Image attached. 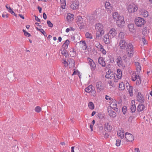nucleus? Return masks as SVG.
I'll return each mask as SVG.
<instances>
[{"label": "nucleus", "mask_w": 152, "mask_h": 152, "mask_svg": "<svg viewBox=\"0 0 152 152\" xmlns=\"http://www.w3.org/2000/svg\"><path fill=\"white\" fill-rule=\"evenodd\" d=\"M125 49L128 57H131L133 56L134 54V47L132 44L128 43Z\"/></svg>", "instance_id": "nucleus-1"}, {"label": "nucleus", "mask_w": 152, "mask_h": 152, "mask_svg": "<svg viewBox=\"0 0 152 152\" xmlns=\"http://www.w3.org/2000/svg\"><path fill=\"white\" fill-rule=\"evenodd\" d=\"M135 24L137 26L141 27L145 23V20L142 18L138 17L135 20Z\"/></svg>", "instance_id": "nucleus-2"}, {"label": "nucleus", "mask_w": 152, "mask_h": 152, "mask_svg": "<svg viewBox=\"0 0 152 152\" xmlns=\"http://www.w3.org/2000/svg\"><path fill=\"white\" fill-rule=\"evenodd\" d=\"M116 23L118 26L119 27L123 26L125 24L124 17L119 16V19L116 20Z\"/></svg>", "instance_id": "nucleus-3"}, {"label": "nucleus", "mask_w": 152, "mask_h": 152, "mask_svg": "<svg viewBox=\"0 0 152 152\" xmlns=\"http://www.w3.org/2000/svg\"><path fill=\"white\" fill-rule=\"evenodd\" d=\"M128 12L132 13L136 11L137 10V7L134 4H129L127 8Z\"/></svg>", "instance_id": "nucleus-4"}, {"label": "nucleus", "mask_w": 152, "mask_h": 152, "mask_svg": "<svg viewBox=\"0 0 152 152\" xmlns=\"http://www.w3.org/2000/svg\"><path fill=\"white\" fill-rule=\"evenodd\" d=\"M125 137L127 141L132 142L134 140V137L131 134L126 132L125 135Z\"/></svg>", "instance_id": "nucleus-5"}, {"label": "nucleus", "mask_w": 152, "mask_h": 152, "mask_svg": "<svg viewBox=\"0 0 152 152\" xmlns=\"http://www.w3.org/2000/svg\"><path fill=\"white\" fill-rule=\"evenodd\" d=\"M111 37L109 35L107 34L104 36L103 40L104 42L106 44L108 45L112 42Z\"/></svg>", "instance_id": "nucleus-6"}, {"label": "nucleus", "mask_w": 152, "mask_h": 152, "mask_svg": "<svg viewBox=\"0 0 152 152\" xmlns=\"http://www.w3.org/2000/svg\"><path fill=\"white\" fill-rule=\"evenodd\" d=\"M128 45L125 40H121L119 43V46L121 49L125 50Z\"/></svg>", "instance_id": "nucleus-7"}, {"label": "nucleus", "mask_w": 152, "mask_h": 152, "mask_svg": "<svg viewBox=\"0 0 152 152\" xmlns=\"http://www.w3.org/2000/svg\"><path fill=\"white\" fill-rule=\"evenodd\" d=\"M137 100L141 103H143L145 101L143 96L141 94V93L138 92L137 96Z\"/></svg>", "instance_id": "nucleus-8"}, {"label": "nucleus", "mask_w": 152, "mask_h": 152, "mask_svg": "<svg viewBox=\"0 0 152 152\" xmlns=\"http://www.w3.org/2000/svg\"><path fill=\"white\" fill-rule=\"evenodd\" d=\"M88 64L91 66V69L92 70H94L96 67V64L92 60L89 58H88Z\"/></svg>", "instance_id": "nucleus-9"}, {"label": "nucleus", "mask_w": 152, "mask_h": 152, "mask_svg": "<svg viewBox=\"0 0 152 152\" xmlns=\"http://www.w3.org/2000/svg\"><path fill=\"white\" fill-rule=\"evenodd\" d=\"M103 26L101 24L98 23L96 24L95 25V30L96 32H101L102 31H104V30L103 29Z\"/></svg>", "instance_id": "nucleus-10"}, {"label": "nucleus", "mask_w": 152, "mask_h": 152, "mask_svg": "<svg viewBox=\"0 0 152 152\" xmlns=\"http://www.w3.org/2000/svg\"><path fill=\"white\" fill-rule=\"evenodd\" d=\"M105 77L107 79H111L115 77V75L113 72L109 70L107 72Z\"/></svg>", "instance_id": "nucleus-11"}, {"label": "nucleus", "mask_w": 152, "mask_h": 152, "mask_svg": "<svg viewBox=\"0 0 152 152\" xmlns=\"http://www.w3.org/2000/svg\"><path fill=\"white\" fill-rule=\"evenodd\" d=\"M79 5V2L77 1H74L71 5V9L73 10H76L78 8Z\"/></svg>", "instance_id": "nucleus-12"}, {"label": "nucleus", "mask_w": 152, "mask_h": 152, "mask_svg": "<svg viewBox=\"0 0 152 152\" xmlns=\"http://www.w3.org/2000/svg\"><path fill=\"white\" fill-rule=\"evenodd\" d=\"M96 87L99 91H101L104 89L103 85L101 81H99L96 83Z\"/></svg>", "instance_id": "nucleus-13"}, {"label": "nucleus", "mask_w": 152, "mask_h": 152, "mask_svg": "<svg viewBox=\"0 0 152 152\" xmlns=\"http://www.w3.org/2000/svg\"><path fill=\"white\" fill-rule=\"evenodd\" d=\"M105 8L107 10V11L109 13H110L113 10V8L110 5L109 2H106L105 3Z\"/></svg>", "instance_id": "nucleus-14"}, {"label": "nucleus", "mask_w": 152, "mask_h": 152, "mask_svg": "<svg viewBox=\"0 0 152 152\" xmlns=\"http://www.w3.org/2000/svg\"><path fill=\"white\" fill-rule=\"evenodd\" d=\"M112 126L108 123H106L104 124V129L105 131L111 132L112 130Z\"/></svg>", "instance_id": "nucleus-15"}, {"label": "nucleus", "mask_w": 152, "mask_h": 152, "mask_svg": "<svg viewBox=\"0 0 152 152\" xmlns=\"http://www.w3.org/2000/svg\"><path fill=\"white\" fill-rule=\"evenodd\" d=\"M116 34V31L115 29L114 28H112L110 30L109 33L107 34L108 35H109V36L111 37H112V38H113L115 36Z\"/></svg>", "instance_id": "nucleus-16"}, {"label": "nucleus", "mask_w": 152, "mask_h": 152, "mask_svg": "<svg viewBox=\"0 0 152 152\" xmlns=\"http://www.w3.org/2000/svg\"><path fill=\"white\" fill-rule=\"evenodd\" d=\"M104 31H102V32H96V39L97 40H99L102 38V35L104 34Z\"/></svg>", "instance_id": "nucleus-17"}, {"label": "nucleus", "mask_w": 152, "mask_h": 152, "mask_svg": "<svg viewBox=\"0 0 152 152\" xmlns=\"http://www.w3.org/2000/svg\"><path fill=\"white\" fill-rule=\"evenodd\" d=\"M98 61L99 63L101 64L102 66L104 67L105 66V63L104 59L103 58L101 57H99Z\"/></svg>", "instance_id": "nucleus-18"}, {"label": "nucleus", "mask_w": 152, "mask_h": 152, "mask_svg": "<svg viewBox=\"0 0 152 152\" xmlns=\"http://www.w3.org/2000/svg\"><path fill=\"white\" fill-rule=\"evenodd\" d=\"M80 45L82 47L83 50H86L87 48L86 44L85 41H81L78 42Z\"/></svg>", "instance_id": "nucleus-19"}, {"label": "nucleus", "mask_w": 152, "mask_h": 152, "mask_svg": "<svg viewBox=\"0 0 152 152\" xmlns=\"http://www.w3.org/2000/svg\"><path fill=\"white\" fill-rule=\"evenodd\" d=\"M145 108V106L142 103L139 104L137 108V110L138 112H141Z\"/></svg>", "instance_id": "nucleus-20"}, {"label": "nucleus", "mask_w": 152, "mask_h": 152, "mask_svg": "<svg viewBox=\"0 0 152 152\" xmlns=\"http://www.w3.org/2000/svg\"><path fill=\"white\" fill-rule=\"evenodd\" d=\"M93 86L92 85H89L85 89L86 92L87 93H91L94 91Z\"/></svg>", "instance_id": "nucleus-21"}, {"label": "nucleus", "mask_w": 152, "mask_h": 152, "mask_svg": "<svg viewBox=\"0 0 152 152\" xmlns=\"http://www.w3.org/2000/svg\"><path fill=\"white\" fill-rule=\"evenodd\" d=\"M126 87L128 91V92H129L130 95L131 96H132V87L129 85V84H128V85L126 86Z\"/></svg>", "instance_id": "nucleus-22"}, {"label": "nucleus", "mask_w": 152, "mask_h": 152, "mask_svg": "<svg viewBox=\"0 0 152 152\" xmlns=\"http://www.w3.org/2000/svg\"><path fill=\"white\" fill-rule=\"evenodd\" d=\"M116 60L117 63V64L118 66L119 67L122 66L123 65V61L121 58L120 57H118L117 58Z\"/></svg>", "instance_id": "nucleus-23"}, {"label": "nucleus", "mask_w": 152, "mask_h": 152, "mask_svg": "<svg viewBox=\"0 0 152 152\" xmlns=\"http://www.w3.org/2000/svg\"><path fill=\"white\" fill-rule=\"evenodd\" d=\"M126 35L123 32H120L118 34V37L121 40H124Z\"/></svg>", "instance_id": "nucleus-24"}, {"label": "nucleus", "mask_w": 152, "mask_h": 152, "mask_svg": "<svg viewBox=\"0 0 152 152\" xmlns=\"http://www.w3.org/2000/svg\"><path fill=\"white\" fill-rule=\"evenodd\" d=\"M69 44V41L68 39L66 40L64 42V43L63 44L62 46V47L63 48H64L63 49L66 50V49L68 47V45Z\"/></svg>", "instance_id": "nucleus-25"}, {"label": "nucleus", "mask_w": 152, "mask_h": 152, "mask_svg": "<svg viewBox=\"0 0 152 152\" xmlns=\"http://www.w3.org/2000/svg\"><path fill=\"white\" fill-rule=\"evenodd\" d=\"M74 15L70 13H68L66 17V19L68 21L72 20L74 19Z\"/></svg>", "instance_id": "nucleus-26"}, {"label": "nucleus", "mask_w": 152, "mask_h": 152, "mask_svg": "<svg viewBox=\"0 0 152 152\" xmlns=\"http://www.w3.org/2000/svg\"><path fill=\"white\" fill-rule=\"evenodd\" d=\"M135 65L136 67V69L138 72L140 71L141 67L140 63L138 62H135Z\"/></svg>", "instance_id": "nucleus-27"}, {"label": "nucleus", "mask_w": 152, "mask_h": 152, "mask_svg": "<svg viewBox=\"0 0 152 152\" xmlns=\"http://www.w3.org/2000/svg\"><path fill=\"white\" fill-rule=\"evenodd\" d=\"M110 107L116 112L118 111V109L117 108V104L115 103H112L110 104Z\"/></svg>", "instance_id": "nucleus-28"}, {"label": "nucleus", "mask_w": 152, "mask_h": 152, "mask_svg": "<svg viewBox=\"0 0 152 152\" xmlns=\"http://www.w3.org/2000/svg\"><path fill=\"white\" fill-rule=\"evenodd\" d=\"M109 115L112 118H115L116 116V113L112 110H110L108 111Z\"/></svg>", "instance_id": "nucleus-29"}, {"label": "nucleus", "mask_w": 152, "mask_h": 152, "mask_svg": "<svg viewBox=\"0 0 152 152\" xmlns=\"http://www.w3.org/2000/svg\"><path fill=\"white\" fill-rule=\"evenodd\" d=\"M61 53L64 56H65V58H68L69 57V55L67 51L64 49H63L61 50Z\"/></svg>", "instance_id": "nucleus-30"}, {"label": "nucleus", "mask_w": 152, "mask_h": 152, "mask_svg": "<svg viewBox=\"0 0 152 152\" xmlns=\"http://www.w3.org/2000/svg\"><path fill=\"white\" fill-rule=\"evenodd\" d=\"M133 100H132L131 102H132V104L131 105V107H130V109L131 110V111L132 113H134V112L136 110V106H135V104H133ZM133 102L134 103L135 102L134 101H133Z\"/></svg>", "instance_id": "nucleus-31"}, {"label": "nucleus", "mask_w": 152, "mask_h": 152, "mask_svg": "<svg viewBox=\"0 0 152 152\" xmlns=\"http://www.w3.org/2000/svg\"><path fill=\"white\" fill-rule=\"evenodd\" d=\"M121 16L119 15L117 12H115L113 14V18L117 20L119 19V16Z\"/></svg>", "instance_id": "nucleus-32"}, {"label": "nucleus", "mask_w": 152, "mask_h": 152, "mask_svg": "<svg viewBox=\"0 0 152 152\" xmlns=\"http://www.w3.org/2000/svg\"><path fill=\"white\" fill-rule=\"evenodd\" d=\"M124 132H123V131H121V130H120L118 131L117 132V135L118 136L120 137L121 139H122L124 138Z\"/></svg>", "instance_id": "nucleus-33"}, {"label": "nucleus", "mask_w": 152, "mask_h": 152, "mask_svg": "<svg viewBox=\"0 0 152 152\" xmlns=\"http://www.w3.org/2000/svg\"><path fill=\"white\" fill-rule=\"evenodd\" d=\"M68 61L69 62V65H70V64H71V67L72 66H75V62L74 61L71 59H69V60H68Z\"/></svg>", "instance_id": "nucleus-34"}, {"label": "nucleus", "mask_w": 152, "mask_h": 152, "mask_svg": "<svg viewBox=\"0 0 152 152\" xmlns=\"http://www.w3.org/2000/svg\"><path fill=\"white\" fill-rule=\"evenodd\" d=\"M119 88L120 90H123L125 88V85L123 83H121L119 84Z\"/></svg>", "instance_id": "nucleus-35"}, {"label": "nucleus", "mask_w": 152, "mask_h": 152, "mask_svg": "<svg viewBox=\"0 0 152 152\" xmlns=\"http://www.w3.org/2000/svg\"><path fill=\"white\" fill-rule=\"evenodd\" d=\"M128 28L130 31H132L134 30V25L133 24H129L128 25Z\"/></svg>", "instance_id": "nucleus-36"}, {"label": "nucleus", "mask_w": 152, "mask_h": 152, "mask_svg": "<svg viewBox=\"0 0 152 152\" xmlns=\"http://www.w3.org/2000/svg\"><path fill=\"white\" fill-rule=\"evenodd\" d=\"M138 77L137 76V75L136 74V73H133L132 76V80L133 81H135L136 80H137Z\"/></svg>", "instance_id": "nucleus-37"}, {"label": "nucleus", "mask_w": 152, "mask_h": 152, "mask_svg": "<svg viewBox=\"0 0 152 152\" xmlns=\"http://www.w3.org/2000/svg\"><path fill=\"white\" fill-rule=\"evenodd\" d=\"M95 46L98 48L99 50H100L101 49H102V48H103V46L102 45H101L99 42H96L95 45Z\"/></svg>", "instance_id": "nucleus-38"}, {"label": "nucleus", "mask_w": 152, "mask_h": 152, "mask_svg": "<svg viewBox=\"0 0 152 152\" xmlns=\"http://www.w3.org/2000/svg\"><path fill=\"white\" fill-rule=\"evenodd\" d=\"M88 106L90 109L93 110L94 109V104L92 102H90L88 104Z\"/></svg>", "instance_id": "nucleus-39"}, {"label": "nucleus", "mask_w": 152, "mask_h": 152, "mask_svg": "<svg viewBox=\"0 0 152 152\" xmlns=\"http://www.w3.org/2000/svg\"><path fill=\"white\" fill-rule=\"evenodd\" d=\"M142 16L144 17H147L148 15V12L146 10H144L142 12Z\"/></svg>", "instance_id": "nucleus-40"}, {"label": "nucleus", "mask_w": 152, "mask_h": 152, "mask_svg": "<svg viewBox=\"0 0 152 152\" xmlns=\"http://www.w3.org/2000/svg\"><path fill=\"white\" fill-rule=\"evenodd\" d=\"M141 83V80L140 78V77L138 75V77L136 83V84L137 85H139Z\"/></svg>", "instance_id": "nucleus-41"}, {"label": "nucleus", "mask_w": 152, "mask_h": 152, "mask_svg": "<svg viewBox=\"0 0 152 152\" xmlns=\"http://www.w3.org/2000/svg\"><path fill=\"white\" fill-rule=\"evenodd\" d=\"M86 36L87 38L92 39V35L88 32H87L86 34Z\"/></svg>", "instance_id": "nucleus-42"}, {"label": "nucleus", "mask_w": 152, "mask_h": 152, "mask_svg": "<svg viewBox=\"0 0 152 152\" xmlns=\"http://www.w3.org/2000/svg\"><path fill=\"white\" fill-rule=\"evenodd\" d=\"M35 110L37 113H39L41 110V108L40 107L37 106L35 108Z\"/></svg>", "instance_id": "nucleus-43"}, {"label": "nucleus", "mask_w": 152, "mask_h": 152, "mask_svg": "<svg viewBox=\"0 0 152 152\" xmlns=\"http://www.w3.org/2000/svg\"><path fill=\"white\" fill-rule=\"evenodd\" d=\"M77 24L80 26V29H82L83 26H84V24L82 22L77 21Z\"/></svg>", "instance_id": "nucleus-44"}, {"label": "nucleus", "mask_w": 152, "mask_h": 152, "mask_svg": "<svg viewBox=\"0 0 152 152\" xmlns=\"http://www.w3.org/2000/svg\"><path fill=\"white\" fill-rule=\"evenodd\" d=\"M23 31L24 32V34L26 36H28V37H30L31 36V34L26 31L25 30L23 29Z\"/></svg>", "instance_id": "nucleus-45"}, {"label": "nucleus", "mask_w": 152, "mask_h": 152, "mask_svg": "<svg viewBox=\"0 0 152 152\" xmlns=\"http://www.w3.org/2000/svg\"><path fill=\"white\" fill-rule=\"evenodd\" d=\"M8 11L10 13H11L13 15H14L15 16H16L17 15L15 13L13 12V10H12V9L11 8V7H10L9 8V10H8Z\"/></svg>", "instance_id": "nucleus-46"}, {"label": "nucleus", "mask_w": 152, "mask_h": 152, "mask_svg": "<svg viewBox=\"0 0 152 152\" xmlns=\"http://www.w3.org/2000/svg\"><path fill=\"white\" fill-rule=\"evenodd\" d=\"M70 51L71 52H72L73 53V56H75L76 55V51L74 50V49L73 48H72L70 49Z\"/></svg>", "instance_id": "nucleus-47"}, {"label": "nucleus", "mask_w": 152, "mask_h": 152, "mask_svg": "<svg viewBox=\"0 0 152 152\" xmlns=\"http://www.w3.org/2000/svg\"><path fill=\"white\" fill-rule=\"evenodd\" d=\"M47 23L48 25V26L50 27H52L53 26V24L49 20L47 21Z\"/></svg>", "instance_id": "nucleus-48"}, {"label": "nucleus", "mask_w": 152, "mask_h": 152, "mask_svg": "<svg viewBox=\"0 0 152 152\" xmlns=\"http://www.w3.org/2000/svg\"><path fill=\"white\" fill-rule=\"evenodd\" d=\"M127 108L126 107V106H124L122 108V111L123 113V114L124 115L126 113V111Z\"/></svg>", "instance_id": "nucleus-49"}, {"label": "nucleus", "mask_w": 152, "mask_h": 152, "mask_svg": "<svg viewBox=\"0 0 152 152\" xmlns=\"http://www.w3.org/2000/svg\"><path fill=\"white\" fill-rule=\"evenodd\" d=\"M121 141L120 140L118 139L116 140V143L115 144L117 146H119L120 145Z\"/></svg>", "instance_id": "nucleus-50"}, {"label": "nucleus", "mask_w": 152, "mask_h": 152, "mask_svg": "<svg viewBox=\"0 0 152 152\" xmlns=\"http://www.w3.org/2000/svg\"><path fill=\"white\" fill-rule=\"evenodd\" d=\"M40 32H41L42 34H43L46 37L47 36V34L45 32L44 30L42 28L40 29Z\"/></svg>", "instance_id": "nucleus-51"}, {"label": "nucleus", "mask_w": 152, "mask_h": 152, "mask_svg": "<svg viewBox=\"0 0 152 152\" xmlns=\"http://www.w3.org/2000/svg\"><path fill=\"white\" fill-rule=\"evenodd\" d=\"M63 63L64 64V66L65 67H66L68 66L69 65V62H67L66 60H64V62Z\"/></svg>", "instance_id": "nucleus-52"}, {"label": "nucleus", "mask_w": 152, "mask_h": 152, "mask_svg": "<svg viewBox=\"0 0 152 152\" xmlns=\"http://www.w3.org/2000/svg\"><path fill=\"white\" fill-rule=\"evenodd\" d=\"M100 50L101 51V52L103 54H106V51L103 48H103H102V49H101Z\"/></svg>", "instance_id": "nucleus-53"}, {"label": "nucleus", "mask_w": 152, "mask_h": 152, "mask_svg": "<svg viewBox=\"0 0 152 152\" xmlns=\"http://www.w3.org/2000/svg\"><path fill=\"white\" fill-rule=\"evenodd\" d=\"M142 41L143 42L144 44L145 45L147 44V43L146 41V40L145 39V37H143L142 38Z\"/></svg>", "instance_id": "nucleus-54"}, {"label": "nucleus", "mask_w": 152, "mask_h": 152, "mask_svg": "<svg viewBox=\"0 0 152 152\" xmlns=\"http://www.w3.org/2000/svg\"><path fill=\"white\" fill-rule=\"evenodd\" d=\"M2 17L3 18H5V17L6 18H7L8 17V14H5L4 13L2 15Z\"/></svg>", "instance_id": "nucleus-55"}, {"label": "nucleus", "mask_w": 152, "mask_h": 152, "mask_svg": "<svg viewBox=\"0 0 152 152\" xmlns=\"http://www.w3.org/2000/svg\"><path fill=\"white\" fill-rule=\"evenodd\" d=\"M122 75V74H118L116 75V76L117 78H118V79H120L121 78Z\"/></svg>", "instance_id": "nucleus-56"}, {"label": "nucleus", "mask_w": 152, "mask_h": 152, "mask_svg": "<svg viewBox=\"0 0 152 152\" xmlns=\"http://www.w3.org/2000/svg\"><path fill=\"white\" fill-rule=\"evenodd\" d=\"M105 99L107 100H108V99H111L112 98L110 97H109V96H107V95H106L105 96Z\"/></svg>", "instance_id": "nucleus-57"}, {"label": "nucleus", "mask_w": 152, "mask_h": 152, "mask_svg": "<svg viewBox=\"0 0 152 152\" xmlns=\"http://www.w3.org/2000/svg\"><path fill=\"white\" fill-rule=\"evenodd\" d=\"M43 18L44 19H46L47 18V15L45 13H44L43 14Z\"/></svg>", "instance_id": "nucleus-58"}, {"label": "nucleus", "mask_w": 152, "mask_h": 152, "mask_svg": "<svg viewBox=\"0 0 152 152\" xmlns=\"http://www.w3.org/2000/svg\"><path fill=\"white\" fill-rule=\"evenodd\" d=\"M35 20L38 21V22H40V19H39L35 15Z\"/></svg>", "instance_id": "nucleus-59"}, {"label": "nucleus", "mask_w": 152, "mask_h": 152, "mask_svg": "<svg viewBox=\"0 0 152 152\" xmlns=\"http://www.w3.org/2000/svg\"><path fill=\"white\" fill-rule=\"evenodd\" d=\"M110 61L111 63H113L114 61V59L113 57H111V58H110Z\"/></svg>", "instance_id": "nucleus-60"}, {"label": "nucleus", "mask_w": 152, "mask_h": 152, "mask_svg": "<svg viewBox=\"0 0 152 152\" xmlns=\"http://www.w3.org/2000/svg\"><path fill=\"white\" fill-rule=\"evenodd\" d=\"M118 74H122V72L120 69H118L117 70Z\"/></svg>", "instance_id": "nucleus-61"}, {"label": "nucleus", "mask_w": 152, "mask_h": 152, "mask_svg": "<svg viewBox=\"0 0 152 152\" xmlns=\"http://www.w3.org/2000/svg\"><path fill=\"white\" fill-rule=\"evenodd\" d=\"M134 118V117L133 116H130L129 117V121H132V119Z\"/></svg>", "instance_id": "nucleus-62"}, {"label": "nucleus", "mask_w": 152, "mask_h": 152, "mask_svg": "<svg viewBox=\"0 0 152 152\" xmlns=\"http://www.w3.org/2000/svg\"><path fill=\"white\" fill-rule=\"evenodd\" d=\"M127 58V56L126 55H124L123 57V59L125 61Z\"/></svg>", "instance_id": "nucleus-63"}, {"label": "nucleus", "mask_w": 152, "mask_h": 152, "mask_svg": "<svg viewBox=\"0 0 152 152\" xmlns=\"http://www.w3.org/2000/svg\"><path fill=\"white\" fill-rule=\"evenodd\" d=\"M109 136V135L107 133H105L104 135V137L105 138H107Z\"/></svg>", "instance_id": "nucleus-64"}]
</instances>
